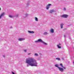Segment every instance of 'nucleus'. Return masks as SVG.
I'll use <instances>...</instances> for the list:
<instances>
[{
    "label": "nucleus",
    "mask_w": 74,
    "mask_h": 74,
    "mask_svg": "<svg viewBox=\"0 0 74 74\" xmlns=\"http://www.w3.org/2000/svg\"><path fill=\"white\" fill-rule=\"evenodd\" d=\"M26 63H27V67H29V66H37V62L36 60L33 58H29L26 60Z\"/></svg>",
    "instance_id": "nucleus-1"
},
{
    "label": "nucleus",
    "mask_w": 74,
    "mask_h": 74,
    "mask_svg": "<svg viewBox=\"0 0 74 74\" xmlns=\"http://www.w3.org/2000/svg\"><path fill=\"white\" fill-rule=\"evenodd\" d=\"M41 42V43H42L43 44H44V45H48V44H47V43L43 41H42V39H39L35 41V43H38V42Z\"/></svg>",
    "instance_id": "nucleus-2"
},
{
    "label": "nucleus",
    "mask_w": 74,
    "mask_h": 74,
    "mask_svg": "<svg viewBox=\"0 0 74 74\" xmlns=\"http://www.w3.org/2000/svg\"><path fill=\"white\" fill-rule=\"evenodd\" d=\"M55 67H57V68H58L59 71H60L61 72H63V71H64V69H63V68L59 67V65L58 64H56L55 65Z\"/></svg>",
    "instance_id": "nucleus-3"
},
{
    "label": "nucleus",
    "mask_w": 74,
    "mask_h": 74,
    "mask_svg": "<svg viewBox=\"0 0 74 74\" xmlns=\"http://www.w3.org/2000/svg\"><path fill=\"white\" fill-rule=\"evenodd\" d=\"M60 17H62V18H67L69 16V15L67 14H63Z\"/></svg>",
    "instance_id": "nucleus-4"
},
{
    "label": "nucleus",
    "mask_w": 74,
    "mask_h": 74,
    "mask_svg": "<svg viewBox=\"0 0 74 74\" xmlns=\"http://www.w3.org/2000/svg\"><path fill=\"white\" fill-rule=\"evenodd\" d=\"M25 40V38H20L18 39V41H23V40Z\"/></svg>",
    "instance_id": "nucleus-5"
},
{
    "label": "nucleus",
    "mask_w": 74,
    "mask_h": 74,
    "mask_svg": "<svg viewBox=\"0 0 74 74\" xmlns=\"http://www.w3.org/2000/svg\"><path fill=\"white\" fill-rule=\"evenodd\" d=\"M4 15H5V13L4 12L2 13L1 14L0 16V19L1 18V17H2V16H4Z\"/></svg>",
    "instance_id": "nucleus-6"
},
{
    "label": "nucleus",
    "mask_w": 74,
    "mask_h": 74,
    "mask_svg": "<svg viewBox=\"0 0 74 74\" xmlns=\"http://www.w3.org/2000/svg\"><path fill=\"white\" fill-rule=\"evenodd\" d=\"M51 4H49L48 5H47L46 6V9L47 10H48L49 9V7L51 6Z\"/></svg>",
    "instance_id": "nucleus-7"
},
{
    "label": "nucleus",
    "mask_w": 74,
    "mask_h": 74,
    "mask_svg": "<svg viewBox=\"0 0 74 74\" xmlns=\"http://www.w3.org/2000/svg\"><path fill=\"white\" fill-rule=\"evenodd\" d=\"M55 12H56V11L54 10H50V13L51 14H52V13Z\"/></svg>",
    "instance_id": "nucleus-8"
},
{
    "label": "nucleus",
    "mask_w": 74,
    "mask_h": 74,
    "mask_svg": "<svg viewBox=\"0 0 74 74\" xmlns=\"http://www.w3.org/2000/svg\"><path fill=\"white\" fill-rule=\"evenodd\" d=\"M28 32L29 33H30V34H33L34 33V32L33 31H28Z\"/></svg>",
    "instance_id": "nucleus-9"
},
{
    "label": "nucleus",
    "mask_w": 74,
    "mask_h": 74,
    "mask_svg": "<svg viewBox=\"0 0 74 74\" xmlns=\"http://www.w3.org/2000/svg\"><path fill=\"white\" fill-rule=\"evenodd\" d=\"M50 32L51 33H54V30L53 29H51L50 30Z\"/></svg>",
    "instance_id": "nucleus-10"
},
{
    "label": "nucleus",
    "mask_w": 74,
    "mask_h": 74,
    "mask_svg": "<svg viewBox=\"0 0 74 74\" xmlns=\"http://www.w3.org/2000/svg\"><path fill=\"white\" fill-rule=\"evenodd\" d=\"M43 35H44L45 36H46L47 35V34H48V33H47V32H45L43 34Z\"/></svg>",
    "instance_id": "nucleus-11"
},
{
    "label": "nucleus",
    "mask_w": 74,
    "mask_h": 74,
    "mask_svg": "<svg viewBox=\"0 0 74 74\" xmlns=\"http://www.w3.org/2000/svg\"><path fill=\"white\" fill-rule=\"evenodd\" d=\"M60 66H61L63 68H64V69H66V68L63 66V64H60Z\"/></svg>",
    "instance_id": "nucleus-12"
},
{
    "label": "nucleus",
    "mask_w": 74,
    "mask_h": 74,
    "mask_svg": "<svg viewBox=\"0 0 74 74\" xmlns=\"http://www.w3.org/2000/svg\"><path fill=\"white\" fill-rule=\"evenodd\" d=\"M63 25H64V24H63V23H62L60 24V26L61 29H62L63 28Z\"/></svg>",
    "instance_id": "nucleus-13"
},
{
    "label": "nucleus",
    "mask_w": 74,
    "mask_h": 74,
    "mask_svg": "<svg viewBox=\"0 0 74 74\" xmlns=\"http://www.w3.org/2000/svg\"><path fill=\"white\" fill-rule=\"evenodd\" d=\"M35 20L36 21H38V18L37 17H35Z\"/></svg>",
    "instance_id": "nucleus-14"
},
{
    "label": "nucleus",
    "mask_w": 74,
    "mask_h": 74,
    "mask_svg": "<svg viewBox=\"0 0 74 74\" xmlns=\"http://www.w3.org/2000/svg\"><path fill=\"white\" fill-rule=\"evenodd\" d=\"M56 60H60V59L59 58H56Z\"/></svg>",
    "instance_id": "nucleus-15"
},
{
    "label": "nucleus",
    "mask_w": 74,
    "mask_h": 74,
    "mask_svg": "<svg viewBox=\"0 0 74 74\" xmlns=\"http://www.w3.org/2000/svg\"><path fill=\"white\" fill-rule=\"evenodd\" d=\"M35 56H38V54H37V53H35Z\"/></svg>",
    "instance_id": "nucleus-16"
},
{
    "label": "nucleus",
    "mask_w": 74,
    "mask_h": 74,
    "mask_svg": "<svg viewBox=\"0 0 74 74\" xmlns=\"http://www.w3.org/2000/svg\"><path fill=\"white\" fill-rule=\"evenodd\" d=\"M28 14H26L25 15V17H27V16H28Z\"/></svg>",
    "instance_id": "nucleus-17"
},
{
    "label": "nucleus",
    "mask_w": 74,
    "mask_h": 74,
    "mask_svg": "<svg viewBox=\"0 0 74 74\" xmlns=\"http://www.w3.org/2000/svg\"><path fill=\"white\" fill-rule=\"evenodd\" d=\"M57 46L58 48H61V47L60 46H59L58 45H57Z\"/></svg>",
    "instance_id": "nucleus-18"
},
{
    "label": "nucleus",
    "mask_w": 74,
    "mask_h": 74,
    "mask_svg": "<svg viewBox=\"0 0 74 74\" xmlns=\"http://www.w3.org/2000/svg\"><path fill=\"white\" fill-rule=\"evenodd\" d=\"M9 16L10 18H12V17H13V16H12L11 15H10Z\"/></svg>",
    "instance_id": "nucleus-19"
},
{
    "label": "nucleus",
    "mask_w": 74,
    "mask_h": 74,
    "mask_svg": "<svg viewBox=\"0 0 74 74\" xmlns=\"http://www.w3.org/2000/svg\"><path fill=\"white\" fill-rule=\"evenodd\" d=\"M63 10H64V11H66V8H64Z\"/></svg>",
    "instance_id": "nucleus-20"
},
{
    "label": "nucleus",
    "mask_w": 74,
    "mask_h": 74,
    "mask_svg": "<svg viewBox=\"0 0 74 74\" xmlns=\"http://www.w3.org/2000/svg\"><path fill=\"white\" fill-rule=\"evenodd\" d=\"M18 14H17L15 16H16V17H18Z\"/></svg>",
    "instance_id": "nucleus-21"
},
{
    "label": "nucleus",
    "mask_w": 74,
    "mask_h": 74,
    "mask_svg": "<svg viewBox=\"0 0 74 74\" xmlns=\"http://www.w3.org/2000/svg\"><path fill=\"white\" fill-rule=\"evenodd\" d=\"M64 37L65 38H66V35H64Z\"/></svg>",
    "instance_id": "nucleus-22"
},
{
    "label": "nucleus",
    "mask_w": 74,
    "mask_h": 74,
    "mask_svg": "<svg viewBox=\"0 0 74 74\" xmlns=\"http://www.w3.org/2000/svg\"><path fill=\"white\" fill-rule=\"evenodd\" d=\"M24 51L25 52H26L27 51L26 50H24Z\"/></svg>",
    "instance_id": "nucleus-23"
},
{
    "label": "nucleus",
    "mask_w": 74,
    "mask_h": 74,
    "mask_svg": "<svg viewBox=\"0 0 74 74\" xmlns=\"http://www.w3.org/2000/svg\"><path fill=\"white\" fill-rule=\"evenodd\" d=\"M12 74H15V73H14L13 72H12Z\"/></svg>",
    "instance_id": "nucleus-24"
},
{
    "label": "nucleus",
    "mask_w": 74,
    "mask_h": 74,
    "mask_svg": "<svg viewBox=\"0 0 74 74\" xmlns=\"http://www.w3.org/2000/svg\"><path fill=\"white\" fill-rule=\"evenodd\" d=\"M58 45H59V46H60V43H59Z\"/></svg>",
    "instance_id": "nucleus-25"
},
{
    "label": "nucleus",
    "mask_w": 74,
    "mask_h": 74,
    "mask_svg": "<svg viewBox=\"0 0 74 74\" xmlns=\"http://www.w3.org/2000/svg\"><path fill=\"white\" fill-rule=\"evenodd\" d=\"M3 58H5V55H3Z\"/></svg>",
    "instance_id": "nucleus-26"
},
{
    "label": "nucleus",
    "mask_w": 74,
    "mask_h": 74,
    "mask_svg": "<svg viewBox=\"0 0 74 74\" xmlns=\"http://www.w3.org/2000/svg\"><path fill=\"white\" fill-rule=\"evenodd\" d=\"M28 55H30V53H29L28 54Z\"/></svg>",
    "instance_id": "nucleus-27"
},
{
    "label": "nucleus",
    "mask_w": 74,
    "mask_h": 74,
    "mask_svg": "<svg viewBox=\"0 0 74 74\" xmlns=\"http://www.w3.org/2000/svg\"><path fill=\"white\" fill-rule=\"evenodd\" d=\"M62 60H64V58H62Z\"/></svg>",
    "instance_id": "nucleus-28"
},
{
    "label": "nucleus",
    "mask_w": 74,
    "mask_h": 74,
    "mask_svg": "<svg viewBox=\"0 0 74 74\" xmlns=\"http://www.w3.org/2000/svg\"><path fill=\"white\" fill-rule=\"evenodd\" d=\"M12 27H10V28L11 29V28H12Z\"/></svg>",
    "instance_id": "nucleus-29"
},
{
    "label": "nucleus",
    "mask_w": 74,
    "mask_h": 74,
    "mask_svg": "<svg viewBox=\"0 0 74 74\" xmlns=\"http://www.w3.org/2000/svg\"><path fill=\"white\" fill-rule=\"evenodd\" d=\"M1 10V8H0V11Z\"/></svg>",
    "instance_id": "nucleus-30"
}]
</instances>
